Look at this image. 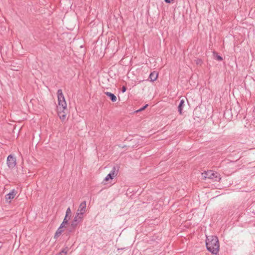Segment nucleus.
<instances>
[{
  "label": "nucleus",
  "mask_w": 255,
  "mask_h": 255,
  "mask_svg": "<svg viewBox=\"0 0 255 255\" xmlns=\"http://www.w3.org/2000/svg\"><path fill=\"white\" fill-rule=\"evenodd\" d=\"M118 170H117L116 167L114 166L110 173L107 175V177L110 179H113V178L117 175Z\"/></svg>",
  "instance_id": "8"
},
{
  "label": "nucleus",
  "mask_w": 255,
  "mask_h": 255,
  "mask_svg": "<svg viewBox=\"0 0 255 255\" xmlns=\"http://www.w3.org/2000/svg\"><path fill=\"white\" fill-rule=\"evenodd\" d=\"M147 106H148V105H147H147H145L144 106H143V107H142V108H140V109H139V110H137L136 112H138L142 111H143V110H145V108H146Z\"/></svg>",
  "instance_id": "19"
},
{
  "label": "nucleus",
  "mask_w": 255,
  "mask_h": 255,
  "mask_svg": "<svg viewBox=\"0 0 255 255\" xmlns=\"http://www.w3.org/2000/svg\"><path fill=\"white\" fill-rule=\"evenodd\" d=\"M202 175L203 179L209 178L216 181H219L221 179L220 174L218 172H214L211 170L205 171L202 173Z\"/></svg>",
  "instance_id": "2"
},
{
  "label": "nucleus",
  "mask_w": 255,
  "mask_h": 255,
  "mask_svg": "<svg viewBox=\"0 0 255 255\" xmlns=\"http://www.w3.org/2000/svg\"><path fill=\"white\" fill-rule=\"evenodd\" d=\"M109 179H110L109 178H108L107 176H106L104 179L105 181H108Z\"/></svg>",
  "instance_id": "24"
},
{
  "label": "nucleus",
  "mask_w": 255,
  "mask_h": 255,
  "mask_svg": "<svg viewBox=\"0 0 255 255\" xmlns=\"http://www.w3.org/2000/svg\"><path fill=\"white\" fill-rule=\"evenodd\" d=\"M6 163L9 168H13L16 165V159L13 156L9 155L7 158Z\"/></svg>",
  "instance_id": "6"
},
{
  "label": "nucleus",
  "mask_w": 255,
  "mask_h": 255,
  "mask_svg": "<svg viewBox=\"0 0 255 255\" xmlns=\"http://www.w3.org/2000/svg\"><path fill=\"white\" fill-rule=\"evenodd\" d=\"M109 179H110L109 178H108L107 176H106L104 179L105 181H108Z\"/></svg>",
  "instance_id": "23"
},
{
  "label": "nucleus",
  "mask_w": 255,
  "mask_h": 255,
  "mask_svg": "<svg viewBox=\"0 0 255 255\" xmlns=\"http://www.w3.org/2000/svg\"><path fill=\"white\" fill-rule=\"evenodd\" d=\"M17 192L16 191L13 189L9 193L5 195V200L7 202H8V200H10L11 199H13L14 197L15 196ZM10 201H9L8 202H10Z\"/></svg>",
  "instance_id": "7"
},
{
  "label": "nucleus",
  "mask_w": 255,
  "mask_h": 255,
  "mask_svg": "<svg viewBox=\"0 0 255 255\" xmlns=\"http://www.w3.org/2000/svg\"><path fill=\"white\" fill-rule=\"evenodd\" d=\"M126 90H127V88H126V86H123V87H122V92H123V93H124V92H125L126 91Z\"/></svg>",
  "instance_id": "21"
},
{
  "label": "nucleus",
  "mask_w": 255,
  "mask_h": 255,
  "mask_svg": "<svg viewBox=\"0 0 255 255\" xmlns=\"http://www.w3.org/2000/svg\"><path fill=\"white\" fill-rule=\"evenodd\" d=\"M63 232V230L62 229H60V228H58L54 235V238L57 239L58 237H59Z\"/></svg>",
  "instance_id": "14"
},
{
  "label": "nucleus",
  "mask_w": 255,
  "mask_h": 255,
  "mask_svg": "<svg viewBox=\"0 0 255 255\" xmlns=\"http://www.w3.org/2000/svg\"><path fill=\"white\" fill-rule=\"evenodd\" d=\"M57 97L59 108H61L62 109L65 110L67 108V104L61 89H59L58 90Z\"/></svg>",
  "instance_id": "3"
},
{
  "label": "nucleus",
  "mask_w": 255,
  "mask_h": 255,
  "mask_svg": "<svg viewBox=\"0 0 255 255\" xmlns=\"http://www.w3.org/2000/svg\"><path fill=\"white\" fill-rule=\"evenodd\" d=\"M174 0H164L165 2L167 3H170L172 1H173Z\"/></svg>",
  "instance_id": "22"
},
{
  "label": "nucleus",
  "mask_w": 255,
  "mask_h": 255,
  "mask_svg": "<svg viewBox=\"0 0 255 255\" xmlns=\"http://www.w3.org/2000/svg\"><path fill=\"white\" fill-rule=\"evenodd\" d=\"M206 246L208 251L213 254L217 255L220 248L218 238L214 236L207 237L206 240Z\"/></svg>",
  "instance_id": "1"
},
{
  "label": "nucleus",
  "mask_w": 255,
  "mask_h": 255,
  "mask_svg": "<svg viewBox=\"0 0 255 255\" xmlns=\"http://www.w3.org/2000/svg\"><path fill=\"white\" fill-rule=\"evenodd\" d=\"M185 105L184 100L182 99L180 100L179 104L178 107V111L180 115H182L183 108Z\"/></svg>",
  "instance_id": "10"
},
{
  "label": "nucleus",
  "mask_w": 255,
  "mask_h": 255,
  "mask_svg": "<svg viewBox=\"0 0 255 255\" xmlns=\"http://www.w3.org/2000/svg\"><path fill=\"white\" fill-rule=\"evenodd\" d=\"M105 94L108 97L110 98V99H111V100L113 102H115L117 101V97L113 93H111V92H105Z\"/></svg>",
  "instance_id": "11"
},
{
  "label": "nucleus",
  "mask_w": 255,
  "mask_h": 255,
  "mask_svg": "<svg viewBox=\"0 0 255 255\" xmlns=\"http://www.w3.org/2000/svg\"><path fill=\"white\" fill-rule=\"evenodd\" d=\"M70 216H67L65 215V218H64L63 222H64V223L68 224V220L70 219Z\"/></svg>",
  "instance_id": "16"
},
{
  "label": "nucleus",
  "mask_w": 255,
  "mask_h": 255,
  "mask_svg": "<svg viewBox=\"0 0 255 255\" xmlns=\"http://www.w3.org/2000/svg\"><path fill=\"white\" fill-rule=\"evenodd\" d=\"M67 254V251H65V250H63L61 252L56 255H66Z\"/></svg>",
  "instance_id": "18"
},
{
  "label": "nucleus",
  "mask_w": 255,
  "mask_h": 255,
  "mask_svg": "<svg viewBox=\"0 0 255 255\" xmlns=\"http://www.w3.org/2000/svg\"><path fill=\"white\" fill-rule=\"evenodd\" d=\"M213 56L216 58V60H217L218 61H220L223 60L222 57L219 55L218 53L215 51L213 52Z\"/></svg>",
  "instance_id": "15"
},
{
  "label": "nucleus",
  "mask_w": 255,
  "mask_h": 255,
  "mask_svg": "<svg viewBox=\"0 0 255 255\" xmlns=\"http://www.w3.org/2000/svg\"><path fill=\"white\" fill-rule=\"evenodd\" d=\"M158 77V73L156 71H153L151 72L149 76V79H150L151 82L155 81Z\"/></svg>",
  "instance_id": "9"
},
{
  "label": "nucleus",
  "mask_w": 255,
  "mask_h": 255,
  "mask_svg": "<svg viewBox=\"0 0 255 255\" xmlns=\"http://www.w3.org/2000/svg\"><path fill=\"white\" fill-rule=\"evenodd\" d=\"M83 220V217L78 215V214H76L75 217H74L73 220L71 221V224L72 225V227H77L78 225L82 222Z\"/></svg>",
  "instance_id": "4"
},
{
  "label": "nucleus",
  "mask_w": 255,
  "mask_h": 255,
  "mask_svg": "<svg viewBox=\"0 0 255 255\" xmlns=\"http://www.w3.org/2000/svg\"><path fill=\"white\" fill-rule=\"evenodd\" d=\"M76 228V227H72V225L70 224V225L68 227L66 230L67 234L69 235L71 233H74L75 232Z\"/></svg>",
  "instance_id": "13"
},
{
  "label": "nucleus",
  "mask_w": 255,
  "mask_h": 255,
  "mask_svg": "<svg viewBox=\"0 0 255 255\" xmlns=\"http://www.w3.org/2000/svg\"><path fill=\"white\" fill-rule=\"evenodd\" d=\"M71 214V210L70 209V208L69 207L66 210V215L70 216Z\"/></svg>",
  "instance_id": "17"
},
{
  "label": "nucleus",
  "mask_w": 255,
  "mask_h": 255,
  "mask_svg": "<svg viewBox=\"0 0 255 255\" xmlns=\"http://www.w3.org/2000/svg\"><path fill=\"white\" fill-rule=\"evenodd\" d=\"M64 110H62V111H58V115L59 117V118L62 120L63 121L66 118V114H65L64 112Z\"/></svg>",
  "instance_id": "12"
},
{
  "label": "nucleus",
  "mask_w": 255,
  "mask_h": 255,
  "mask_svg": "<svg viewBox=\"0 0 255 255\" xmlns=\"http://www.w3.org/2000/svg\"><path fill=\"white\" fill-rule=\"evenodd\" d=\"M86 201H84L80 204L76 214H78V215L83 217V215L86 212Z\"/></svg>",
  "instance_id": "5"
},
{
  "label": "nucleus",
  "mask_w": 255,
  "mask_h": 255,
  "mask_svg": "<svg viewBox=\"0 0 255 255\" xmlns=\"http://www.w3.org/2000/svg\"><path fill=\"white\" fill-rule=\"evenodd\" d=\"M66 224H67L65 223H64V222H62V223L61 224V225L59 228H60V229H63L65 227V225Z\"/></svg>",
  "instance_id": "20"
}]
</instances>
